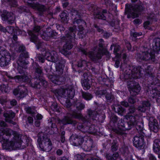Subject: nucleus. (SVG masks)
<instances>
[{
    "label": "nucleus",
    "instance_id": "f257e3e1",
    "mask_svg": "<svg viewBox=\"0 0 160 160\" xmlns=\"http://www.w3.org/2000/svg\"><path fill=\"white\" fill-rule=\"evenodd\" d=\"M76 30V27L75 25L72 27H70L69 31H66L65 36L61 38L62 41L66 42L60 51L61 53L66 56L71 54L70 50L73 47L71 43L75 38Z\"/></svg>",
    "mask_w": 160,
    "mask_h": 160
},
{
    "label": "nucleus",
    "instance_id": "f03ea898",
    "mask_svg": "<svg viewBox=\"0 0 160 160\" xmlns=\"http://www.w3.org/2000/svg\"><path fill=\"white\" fill-rule=\"evenodd\" d=\"M37 141L39 147L42 150L49 152L51 150V142L46 133H44L42 132L38 133Z\"/></svg>",
    "mask_w": 160,
    "mask_h": 160
},
{
    "label": "nucleus",
    "instance_id": "7ed1b4c3",
    "mask_svg": "<svg viewBox=\"0 0 160 160\" xmlns=\"http://www.w3.org/2000/svg\"><path fill=\"white\" fill-rule=\"evenodd\" d=\"M42 50L43 53L37 54L36 57L39 62L44 63L45 61L44 58L49 61L54 62H57L58 54L56 52L53 51L50 53L46 48H43Z\"/></svg>",
    "mask_w": 160,
    "mask_h": 160
},
{
    "label": "nucleus",
    "instance_id": "20e7f679",
    "mask_svg": "<svg viewBox=\"0 0 160 160\" xmlns=\"http://www.w3.org/2000/svg\"><path fill=\"white\" fill-rule=\"evenodd\" d=\"M82 118V116L80 113L73 111L72 112L67 113V116L64 117L62 120L59 119L58 123H62L63 125L71 124L75 125L77 123V122L76 120H73L72 118L80 119Z\"/></svg>",
    "mask_w": 160,
    "mask_h": 160
},
{
    "label": "nucleus",
    "instance_id": "39448f33",
    "mask_svg": "<svg viewBox=\"0 0 160 160\" xmlns=\"http://www.w3.org/2000/svg\"><path fill=\"white\" fill-rule=\"evenodd\" d=\"M142 69L140 66L134 67L132 69L130 68H127L124 71V78L125 79H137L142 73Z\"/></svg>",
    "mask_w": 160,
    "mask_h": 160
},
{
    "label": "nucleus",
    "instance_id": "423d86ee",
    "mask_svg": "<svg viewBox=\"0 0 160 160\" xmlns=\"http://www.w3.org/2000/svg\"><path fill=\"white\" fill-rule=\"evenodd\" d=\"M136 57L137 60L139 61H144L154 62L155 60L154 52L151 51L149 52V50L138 53Z\"/></svg>",
    "mask_w": 160,
    "mask_h": 160
},
{
    "label": "nucleus",
    "instance_id": "0eeeda50",
    "mask_svg": "<svg viewBox=\"0 0 160 160\" xmlns=\"http://www.w3.org/2000/svg\"><path fill=\"white\" fill-rule=\"evenodd\" d=\"M86 50L82 48L79 49V50L83 54L88 56L92 61L95 62H97L99 59H101L102 57L104 54V53H101L99 51L97 52H87Z\"/></svg>",
    "mask_w": 160,
    "mask_h": 160
},
{
    "label": "nucleus",
    "instance_id": "6e6552de",
    "mask_svg": "<svg viewBox=\"0 0 160 160\" xmlns=\"http://www.w3.org/2000/svg\"><path fill=\"white\" fill-rule=\"evenodd\" d=\"M118 129L115 131L117 134L123 135L124 131L130 129L133 126L128 121L125 122L123 120L121 119L118 124Z\"/></svg>",
    "mask_w": 160,
    "mask_h": 160
},
{
    "label": "nucleus",
    "instance_id": "1a4fd4ad",
    "mask_svg": "<svg viewBox=\"0 0 160 160\" xmlns=\"http://www.w3.org/2000/svg\"><path fill=\"white\" fill-rule=\"evenodd\" d=\"M85 136V135L82 134V133L72 134L70 137L69 140L72 145L74 146H80L83 142Z\"/></svg>",
    "mask_w": 160,
    "mask_h": 160
},
{
    "label": "nucleus",
    "instance_id": "9d476101",
    "mask_svg": "<svg viewBox=\"0 0 160 160\" xmlns=\"http://www.w3.org/2000/svg\"><path fill=\"white\" fill-rule=\"evenodd\" d=\"M30 86L33 88L40 89L42 86L46 87L48 82L44 78H36L34 77L29 82Z\"/></svg>",
    "mask_w": 160,
    "mask_h": 160
},
{
    "label": "nucleus",
    "instance_id": "9b49d317",
    "mask_svg": "<svg viewBox=\"0 0 160 160\" xmlns=\"http://www.w3.org/2000/svg\"><path fill=\"white\" fill-rule=\"evenodd\" d=\"M127 85L131 95L136 96L140 92L141 88L140 86L134 81L129 80L128 81Z\"/></svg>",
    "mask_w": 160,
    "mask_h": 160
},
{
    "label": "nucleus",
    "instance_id": "f8f14e48",
    "mask_svg": "<svg viewBox=\"0 0 160 160\" xmlns=\"http://www.w3.org/2000/svg\"><path fill=\"white\" fill-rule=\"evenodd\" d=\"M11 60L9 53L7 51H0V66L4 67L8 65Z\"/></svg>",
    "mask_w": 160,
    "mask_h": 160
},
{
    "label": "nucleus",
    "instance_id": "ddd939ff",
    "mask_svg": "<svg viewBox=\"0 0 160 160\" xmlns=\"http://www.w3.org/2000/svg\"><path fill=\"white\" fill-rule=\"evenodd\" d=\"M144 133H138L133 138V143L134 145L138 148H141L144 145Z\"/></svg>",
    "mask_w": 160,
    "mask_h": 160
},
{
    "label": "nucleus",
    "instance_id": "4468645a",
    "mask_svg": "<svg viewBox=\"0 0 160 160\" xmlns=\"http://www.w3.org/2000/svg\"><path fill=\"white\" fill-rule=\"evenodd\" d=\"M71 14L72 16V18L73 19V24H77L78 25L86 24V22L80 18L81 14L80 11L73 9L71 11Z\"/></svg>",
    "mask_w": 160,
    "mask_h": 160
},
{
    "label": "nucleus",
    "instance_id": "2eb2a0df",
    "mask_svg": "<svg viewBox=\"0 0 160 160\" xmlns=\"http://www.w3.org/2000/svg\"><path fill=\"white\" fill-rule=\"evenodd\" d=\"M144 8L142 5H136L135 7L130 6L126 11L130 14L131 17L134 18L138 16L140 12L143 10Z\"/></svg>",
    "mask_w": 160,
    "mask_h": 160
},
{
    "label": "nucleus",
    "instance_id": "dca6fc26",
    "mask_svg": "<svg viewBox=\"0 0 160 160\" xmlns=\"http://www.w3.org/2000/svg\"><path fill=\"white\" fill-rule=\"evenodd\" d=\"M18 132L13 131L9 128H6L0 132V138L2 139L4 142H7L12 134L13 137L18 135Z\"/></svg>",
    "mask_w": 160,
    "mask_h": 160
},
{
    "label": "nucleus",
    "instance_id": "f3484780",
    "mask_svg": "<svg viewBox=\"0 0 160 160\" xmlns=\"http://www.w3.org/2000/svg\"><path fill=\"white\" fill-rule=\"evenodd\" d=\"M28 91L26 87L23 85L19 86L18 88L15 89L13 93L15 95L19 94V97L23 98L28 95Z\"/></svg>",
    "mask_w": 160,
    "mask_h": 160
},
{
    "label": "nucleus",
    "instance_id": "a211bd4d",
    "mask_svg": "<svg viewBox=\"0 0 160 160\" xmlns=\"http://www.w3.org/2000/svg\"><path fill=\"white\" fill-rule=\"evenodd\" d=\"M1 16L3 20L7 21L10 24L13 23L15 19V16L12 13L5 10L3 11Z\"/></svg>",
    "mask_w": 160,
    "mask_h": 160
},
{
    "label": "nucleus",
    "instance_id": "6ab92c4d",
    "mask_svg": "<svg viewBox=\"0 0 160 160\" xmlns=\"http://www.w3.org/2000/svg\"><path fill=\"white\" fill-rule=\"evenodd\" d=\"M18 135H15L13 137V141H12V144L13 145V150L21 148L22 144V140L21 137L22 136L18 132Z\"/></svg>",
    "mask_w": 160,
    "mask_h": 160
},
{
    "label": "nucleus",
    "instance_id": "aec40b11",
    "mask_svg": "<svg viewBox=\"0 0 160 160\" xmlns=\"http://www.w3.org/2000/svg\"><path fill=\"white\" fill-rule=\"evenodd\" d=\"M58 62L57 64L56 67L55 74L56 75H61L63 72V68L64 67V64L65 62V61L64 60L61 59L59 60L58 57Z\"/></svg>",
    "mask_w": 160,
    "mask_h": 160
},
{
    "label": "nucleus",
    "instance_id": "412c9836",
    "mask_svg": "<svg viewBox=\"0 0 160 160\" xmlns=\"http://www.w3.org/2000/svg\"><path fill=\"white\" fill-rule=\"evenodd\" d=\"M149 126L151 130L154 132H158L159 129L158 122L157 120L153 117L149 118Z\"/></svg>",
    "mask_w": 160,
    "mask_h": 160
},
{
    "label": "nucleus",
    "instance_id": "4be33fe9",
    "mask_svg": "<svg viewBox=\"0 0 160 160\" xmlns=\"http://www.w3.org/2000/svg\"><path fill=\"white\" fill-rule=\"evenodd\" d=\"M147 69L146 70L147 75L149 76V78L151 79L152 81L151 82L152 85H155L157 84H159V80L154 76V74L151 71V68L150 66H148L147 67Z\"/></svg>",
    "mask_w": 160,
    "mask_h": 160
},
{
    "label": "nucleus",
    "instance_id": "5701e85b",
    "mask_svg": "<svg viewBox=\"0 0 160 160\" xmlns=\"http://www.w3.org/2000/svg\"><path fill=\"white\" fill-rule=\"evenodd\" d=\"M33 69L34 70V77L41 78H43V73L42 69L38 64L35 63L33 64Z\"/></svg>",
    "mask_w": 160,
    "mask_h": 160
},
{
    "label": "nucleus",
    "instance_id": "b1692460",
    "mask_svg": "<svg viewBox=\"0 0 160 160\" xmlns=\"http://www.w3.org/2000/svg\"><path fill=\"white\" fill-rule=\"evenodd\" d=\"M152 45L153 50L157 53H160V38H154L153 40Z\"/></svg>",
    "mask_w": 160,
    "mask_h": 160
},
{
    "label": "nucleus",
    "instance_id": "393cba45",
    "mask_svg": "<svg viewBox=\"0 0 160 160\" xmlns=\"http://www.w3.org/2000/svg\"><path fill=\"white\" fill-rule=\"evenodd\" d=\"M93 144L92 139L89 138L83 144V149L87 151H90L92 148Z\"/></svg>",
    "mask_w": 160,
    "mask_h": 160
},
{
    "label": "nucleus",
    "instance_id": "a878e982",
    "mask_svg": "<svg viewBox=\"0 0 160 160\" xmlns=\"http://www.w3.org/2000/svg\"><path fill=\"white\" fill-rule=\"evenodd\" d=\"M107 13V10H103L102 12L99 10H97L94 12V14L95 16V18L105 20L106 19L105 14Z\"/></svg>",
    "mask_w": 160,
    "mask_h": 160
},
{
    "label": "nucleus",
    "instance_id": "bb28decb",
    "mask_svg": "<svg viewBox=\"0 0 160 160\" xmlns=\"http://www.w3.org/2000/svg\"><path fill=\"white\" fill-rule=\"evenodd\" d=\"M12 78L15 79L18 82H26L29 80L28 77L25 74L17 75L14 77H12Z\"/></svg>",
    "mask_w": 160,
    "mask_h": 160
},
{
    "label": "nucleus",
    "instance_id": "cd10ccee",
    "mask_svg": "<svg viewBox=\"0 0 160 160\" xmlns=\"http://www.w3.org/2000/svg\"><path fill=\"white\" fill-rule=\"evenodd\" d=\"M134 116L131 115H126L125 116V118L127 119H129L128 121L133 126L136 123L138 122L137 121V118H138L139 116L137 114H134Z\"/></svg>",
    "mask_w": 160,
    "mask_h": 160
},
{
    "label": "nucleus",
    "instance_id": "c85d7f7f",
    "mask_svg": "<svg viewBox=\"0 0 160 160\" xmlns=\"http://www.w3.org/2000/svg\"><path fill=\"white\" fill-rule=\"evenodd\" d=\"M104 42L103 40L102 39H99V48L98 49L99 51L101 53H104V54L107 55L108 57H110V54L107 50L103 48Z\"/></svg>",
    "mask_w": 160,
    "mask_h": 160
},
{
    "label": "nucleus",
    "instance_id": "c756f323",
    "mask_svg": "<svg viewBox=\"0 0 160 160\" xmlns=\"http://www.w3.org/2000/svg\"><path fill=\"white\" fill-rule=\"evenodd\" d=\"M28 33L30 40L32 42L34 43L39 40L38 37V35L34 33L31 30H28Z\"/></svg>",
    "mask_w": 160,
    "mask_h": 160
},
{
    "label": "nucleus",
    "instance_id": "7c9ffc66",
    "mask_svg": "<svg viewBox=\"0 0 160 160\" xmlns=\"http://www.w3.org/2000/svg\"><path fill=\"white\" fill-rule=\"evenodd\" d=\"M153 148L155 153H158L160 151V139H157L154 141Z\"/></svg>",
    "mask_w": 160,
    "mask_h": 160
},
{
    "label": "nucleus",
    "instance_id": "2f4dec72",
    "mask_svg": "<svg viewBox=\"0 0 160 160\" xmlns=\"http://www.w3.org/2000/svg\"><path fill=\"white\" fill-rule=\"evenodd\" d=\"M37 9L38 12V14L41 16L43 15L44 12L48 10V8L46 6L38 4Z\"/></svg>",
    "mask_w": 160,
    "mask_h": 160
},
{
    "label": "nucleus",
    "instance_id": "473e14b6",
    "mask_svg": "<svg viewBox=\"0 0 160 160\" xmlns=\"http://www.w3.org/2000/svg\"><path fill=\"white\" fill-rule=\"evenodd\" d=\"M113 109L115 112L122 116L126 112V109L121 106H115L113 108Z\"/></svg>",
    "mask_w": 160,
    "mask_h": 160
},
{
    "label": "nucleus",
    "instance_id": "72a5a7b5",
    "mask_svg": "<svg viewBox=\"0 0 160 160\" xmlns=\"http://www.w3.org/2000/svg\"><path fill=\"white\" fill-rule=\"evenodd\" d=\"M68 13L66 11H64L60 15V17L61 18V21L63 23H67L68 21Z\"/></svg>",
    "mask_w": 160,
    "mask_h": 160
},
{
    "label": "nucleus",
    "instance_id": "f704fd0d",
    "mask_svg": "<svg viewBox=\"0 0 160 160\" xmlns=\"http://www.w3.org/2000/svg\"><path fill=\"white\" fill-rule=\"evenodd\" d=\"M66 92H67L66 96L70 98H72L74 96V92L73 90V88L71 87H69L67 88L66 90Z\"/></svg>",
    "mask_w": 160,
    "mask_h": 160
},
{
    "label": "nucleus",
    "instance_id": "c9c22d12",
    "mask_svg": "<svg viewBox=\"0 0 160 160\" xmlns=\"http://www.w3.org/2000/svg\"><path fill=\"white\" fill-rule=\"evenodd\" d=\"M56 75L53 76L51 80V81L56 84L58 85H60L61 82L60 80V77L59 76L60 75Z\"/></svg>",
    "mask_w": 160,
    "mask_h": 160
},
{
    "label": "nucleus",
    "instance_id": "e433bc0d",
    "mask_svg": "<svg viewBox=\"0 0 160 160\" xmlns=\"http://www.w3.org/2000/svg\"><path fill=\"white\" fill-rule=\"evenodd\" d=\"M135 125H136V129L138 131L139 133H141V132L143 133L142 132L143 125L141 122L138 121Z\"/></svg>",
    "mask_w": 160,
    "mask_h": 160
},
{
    "label": "nucleus",
    "instance_id": "4c0bfd02",
    "mask_svg": "<svg viewBox=\"0 0 160 160\" xmlns=\"http://www.w3.org/2000/svg\"><path fill=\"white\" fill-rule=\"evenodd\" d=\"M119 154L118 152L115 153L112 155L110 154H107L106 157L108 160H115L119 157Z\"/></svg>",
    "mask_w": 160,
    "mask_h": 160
},
{
    "label": "nucleus",
    "instance_id": "58836bf2",
    "mask_svg": "<svg viewBox=\"0 0 160 160\" xmlns=\"http://www.w3.org/2000/svg\"><path fill=\"white\" fill-rule=\"evenodd\" d=\"M54 92L56 95L57 94L61 97H66L65 95L66 93L65 90L63 88H60L58 89H56L54 90Z\"/></svg>",
    "mask_w": 160,
    "mask_h": 160
},
{
    "label": "nucleus",
    "instance_id": "ea45409f",
    "mask_svg": "<svg viewBox=\"0 0 160 160\" xmlns=\"http://www.w3.org/2000/svg\"><path fill=\"white\" fill-rule=\"evenodd\" d=\"M87 113L89 117L92 119H94L97 114V112L96 111L92 110L91 109L88 110Z\"/></svg>",
    "mask_w": 160,
    "mask_h": 160
},
{
    "label": "nucleus",
    "instance_id": "a19ab883",
    "mask_svg": "<svg viewBox=\"0 0 160 160\" xmlns=\"http://www.w3.org/2000/svg\"><path fill=\"white\" fill-rule=\"evenodd\" d=\"M74 107L78 110H82L85 108L84 104L78 100L74 101Z\"/></svg>",
    "mask_w": 160,
    "mask_h": 160
},
{
    "label": "nucleus",
    "instance_id": "79ce46f5",
    "mask_svg": "<svg viewBox=\"0 0 160 160\" xmlns=\"http://www.w3.org/2000/svg\"><path fill=\"white\" fill-rule=\"evenodd\" d=\"M78 129L81 131L80 133H82V134H84L87 133L86 126H84L82 123H79L77 127Z\"/></svg>",
    "mask_w": 160,
    "mask_h": 160
},
{
    "label": "nucleus",
    "instance_id": "37998d69",
    "mask_svg": "<svg viewBox=\"0 0 160 160\" xmlns=\"http://www.w3.org/2000/svg\"><path fill=\"white\" fill-rule=\"evenodd\" d=\"M90 80L85 81L83 80L82 81V86L84 87V89L87 90L89 89L91 87V84H90Z\"/></svg>",
    "mask_w": 160,
    "mask_h": 160
},
{
    "label": "nucleus",
    "instance_id": "c03bdc74",
    "mask_svg": "<svg viewBox=\"0 0 160 160\" xmlns=\"http://www.w3.org/2000/svg\"><path fill=\"white\" fill-rule=\"evenodd\" d=\"M118 142L116 140H113L111 143V150L112 151V152L116 151L118 148Z\"/></svg>",
    "mask_w": 160,
    "mask_h": 160
},
{
    "label": "nucleus",
    "instance_id": "a18cd8bd",
    "mask_svg": "<svg viewBox=\"0 0 160 160\" xmlns=\"http://www.w3.org/2000/svg\"><path fill=\"white\" fill-rule=\"evenodd\" d=\"M43 30L42 29V28L40 26L38 25L35 26L33 28V30H32L34 33L39 35L40 34V33L42 32V31Z\"/></svg>",
    "mask_w": 160,
    "mask_h": 160
},
{
    "label": "nucleus",
    "instance_id": "49530a36",
    "mask_svg": "<svg viewBox=\"0 0 160 160\" xmlns=\"http://www.w3.org/2000/svg\"><path fill=\"white\" fill-rule=\"evenodd\" d=\"M12 141L4 143L3 144V148L4 149L9 150H13V145L12 144Z\"/></svg>",
    "mask_w": 160,
    "mask_h": 160
},
{
    "label": "nucleus",
    "instance_id": "de8ad7c7",
    "mask_svg": "<svg viewBox=\"0 0 160 160\" xmlns=\"http://www.w3.org/2000/svg\"><path fill=\"white\" fill-rule=\"evenodd\" d=\"M83 25H80L78 26V31L79 32L78 34L79 36V38H82L84 36V34L83 30H84V28L83 27Z\"/></svg>",
    "mask_w": 160,
    "mask_h": 160
},
{
    "label": "nucleus",
    "instance_id": "09e8293b",
    "mask_svg": "<svg viewBox=\"0 0 160 160\" xmlns=\"http://www.w3.org/2000/svg\"><path fill=\"white\" fill-rule=\"evenodd\" d=\"M87 132L89 133H94L96 132L94 126L91 124L90 125L86 126Z\"/></svg>",
    "mask_w": 160,
    "mask_h": 160
},
{
    "label": "nucleus",
    "instance_id": "8fccbe9b",
    "mask_svg": "<svg viewBox=\"0 0 160 160\" xmlns=\"http://www.w3.org/2000/svg\"><path fill=\"white\" fill-rule=\"evenodd\" d=\"M82 96L83 98L86 100H89L92 98V96L91 94L88 92H82Z\"/></svg>",
    "mask_w": 160,
    "mask_h": 160
},
{
    "label": "nucleus",
    "instance_id": "3c124183",
    "mask_svg": "<svg viewBox=\"0 0 160 160\" xmlns=\"http://www.w3.org/2000/svg\"><path fill=\"white\" fill-rule=\"evenodd\" d=\"M26 59L22 57H21L19 56V59L17 62L18 63L20 66H21L22 67L23 66V65L25 64H27V63L26 62Z\"/></svg>",
    "mask_w": 160,
    "mask_h": 160
},
{
    "label": "nucleus",
    "instance_id": "603ef678",
    "mask_svg": "<svg viewBox=\"0 0 160 160\" xmlns=\"http://www.w3.org/2000/svg\"><path fill=\"white\" fill-rule=\"evenodd\" d=\"M135 96V95H131L128 98V101L130 104H133L136 102L137 99Z\"/></svg>",
    "mask_w": 160,
    "mask_h": 160
},
{
    "label": "nucleus",
    "instance_id": "864d4df0",
    "mask_svg": "<svg viewBox=\"0 0 160 160\" xmlns=\"http://www.w3.org/2000/svg\"><path fill=\"white\" fill-rule=\"evenodd\" d=\"M15 114L14 113H4L3 114V116L6 118H9V119H11L15 117Z\"/></svg>",
    "mask_w": 160,
    "mask_h": 160
},
{
    "label": "nucleus",
    "instance_id": "5fc2aeb1",
    "mask_svg": "<svg viewBox=\"0 0 160 160\" xmlns=\"http://www.w3.org/2000/svg\"><path fill=\"white\" fill-rule=\"evenodd\" d=\"M39 35L42 39L45 40H48L49 39V37L47 35V32L46 33L44 30H42V32L40 33Z\"/></svg>",
    "mask_w": 160,
    "mask_h": 160
},
{
    "label": "nucleus",
    "instance_id": "6e6d98bb",
    "mask_svg": "<svg viewBox=\"0 0 160 160\" xmlns=\"http://www.w3.org/2000/svg\"><path fill=\"white\" fill-rule=\"evenodd\" d=\"M51 108L53 111L58 112H60L59 108L57 106V103H53L51 106Z\"/></svg>",
    "mask_w": 160,
    "mask_h": 160
},
{
    "label": "nucleus",
    "instance_id": "4d7b16f0",
    "mask_svg": "<svg viewBox=\"0 0 160 160\" xmlns=\"http://www.w3.org/2000/svg\"><path fill=\"white\" fill-rule=\"evenodd\" d=\"M26 112L28 113L33 114L35 113V110L33 108L28 107L25 108Z\"/></svg>",
    "mask_w": 160,
    "mask_h": 160
},
{
    "label": "nucleus",
    "instance_id": "13d9d810",
    "mask_svg": "<svg viewBox=\"0 0 160 160\" xmlns=\"http://www.w3.org/2000/svg\"><path fill=\"white\" fill-rule=\"evenodd\" d=\"M105 95L106 98L108 102H111L113 99L114 97L111 93L107 92Z\"/></svg>",
    "mask_w": 160,
    "mask_h": 160
},
{
    "label": "nucleus",
    "instance_id": "bf43d9fd",
    "mask_svg": "<svg viewBox=\"0 0 160 160\" xmlns=\"http://www.w3.org/2000/svg\"><path fill=\"white\" fill-rule=\"evenodd\" d=\"M128 111V112L127 115H130L131 114L134 113L135 112L136 109L134 106H131L129 107Z\"/></svg>",
    "mask_w": 160,
    "mask_h": 160
},
{
    "label": "nucleus",
    "instance_id": "052dcab7",
    "mask_svg": "<svg viewBox=\"0 0 160 160\" xmlns=\"http://www.w3.org/2000/svg\"><path fill=\"white\" fill-rule=\"evenodd\" d=\"M57 33L51 30L49 32H47V35H48L49 38L50 37H53L55 36H56Z\"/></svg>",
    "mask_w": 160,
    "mask_h": 160
},
{
    "label": "nucleus",
    "instance_id": "680f3d73",
    "mask_svg": "<svg viewBox=\"0 0 160 160\" xmlns=\"http://www.w3.org/2000/svg\"><path fill=\"white\" fill-rule=\"evenodd\" d=\"M14 29V27L11 26H8L6 27V32H8V33H12Z\"/></svg>",
    "mask_w": 160,
    "mask_h": 160
},
{
    "label": "nucleus",
    "instance_id": "e2e57ef3",
    "mask_svg": "<svg viewBox=\"0 0 160 160\" xmlns=\"http://www.w3.org/2000/svg\"><path fill=\"white\" fill-rule=\"evenodd\" d=\"M142 105L144 106L146 110L148 108H149L150 107V103L148 101H143L142 103Z\"/></svg>",
    "mask_w": 160,
    "mask_h": 160
},
{
    "label": "nucleus",
    "instance_id": "0e129e2a",
    "mask_svg": "<svg viewBox=\"0 0 160 160\" xmlns=\"http://www.w3.org/2000/svg\"><path fill=\"white\" fill-rule=\"evenodd\" d=\"M0 89L3 92L4 91L5 92H7L9 90L8 88L5 85H3L1 86Z\"/></svg>",
    "mask_w": 160,
    "mask_h": 160
},
{
    "label": "nucleus",
    "instance_id": "69168bd1",
    "mask_svg": "<svg viewBox=\"0 0 160 160\" xmlns=\"http://www.w3.org/2000/svg\"><path fill=\"white\" fill-rule=\"evenodd\" d=\"M91 78L90 77L88 76V74L86 73H84L83 76V78H82V81L83 80L85 81L90 80Z\"/></svg>",
    "mask_w": 160,
    "mask_h": 160
},
{
    "label": "nucleus",
    "instance_id": "338daca9",
    "mask_svg": "<svg viewBox=\"0 0 160 160\" xmlns=\"http://www.w3.org/2000/svg\"><path fill=\"white\" fill-rule=\"evenodd\" d=\"M106 92L107 91L106 90H98L96 91V93L97 95H105Z\"/></svg>",
    "mask_w": 160,
    "mask_h": 160
},
{
    "label": "nucleus",
    "instance_id": "774afa93",
    "mask_svg": "<svg viewBox=\"0 0 160 160\" xmlns=\"http://www.w3.org/2000/svg\"><path fill=\"white\" fill-rule=\"evenodd\" d=\"M19 56L26 59L28 58L29 57L28 53L26 51L22 52L20 54Z\"/></svg>",
    "mask_w": 160,
    "mask_h": 160
}]
</instances>
